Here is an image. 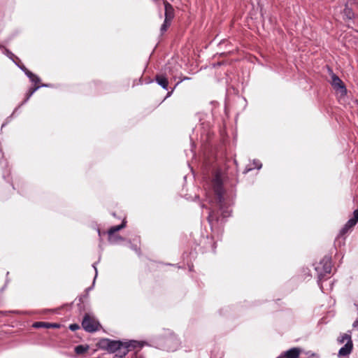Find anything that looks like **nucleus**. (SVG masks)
<instances>
[{"mask_svg": "<svg viewBox=\"0 0 358 358\" xmlns=\"http://www.w3.org/2000/svg\"><path fill=\"white\" fill-rule=\"evenodd\" d=\"M212 187L215 194V202L219 208V210L221 213V215L223 218H226L230 216L231 210L228 209L224 205V189L222 173L220 171H216L215 176L212 180Z\"/></svg>", "mask_w": 358, "mask_h": 358, "instance_id": "nucleus-1", "label": "nucleus"}, {"mask_svg": "<svg viewBox=\"0 0 358 358\" xmlns=\"http://www.w3.org/2000/svg\"><path fill=\"white\" fill-rule=\"evenodd\" d=\"M331 260L330 257L325 256L320 262L319 265L315 267V270L318 274L319 280L325 278L327 274L331 271Z\"/></svg>", "mask_w": 358, "mask_h": 358, "instance_id": "nucleus-2", "label": "nucleus"}, {"mask_svg": "<svg viewBox=\"0 0 358 358\" xmlns=\"http://www.w3.org/2000/svg\"><path fill=\"white\" fill-rule=\"evenodd\" d=\"M82 327L87 332L93 333L99 330L100 324L95 318L86 313L82 321Z\"/></svg>", "mask_w": 358, "mask_h": 358, "instance_id": "nucleus-3", "label": "nucleus"}, {"mask_svg": "<svg viewBox=\"0 0 358 358\" xmlns=\"http://www.w3.org/2000/svg\"><path fill=\"white\" fill-rule=\"evenodd\" d=\"M138 348H141V345L140 343L136 341L124 342L120 349H118L117 352H115V356L123 358L129 351Z\"/></svg>", "mask_w": 358, "mask_h": 358, "instance_id": "nucleus-4", "label": "nucleus"}, {"mask_svg": "<svg viewBox=\"0 0 358 358\" xmlns=\"http://www.w3.org/2000/svg\"><path fill=\"white\" fill-rule=\"evenodd\" d=\"M123 343H124L120 341H112L110 339H105L101 342L102 348L110 353L117 352Z\"/></svg>", "mask_w": 358, "mask_h": 358, "instance_id": "nucleus-5", "label": "nucleus"}, {"mask_svg": "<svg viewBox=\"0 0 358 358\" xmlns=\"http://www.w3.org/2000/svg\"><path fill=\"white\" fill-rule=\"evenodd\" d=\"M126 227V222L124 220L122 221V224L113 226L110 228L108 231V240L111 243H116L117 241L122 240V238L120 236L115 235V233L124 229Z\"/></svg>", "mask_w": 358, "mask_h": 358, "instance_id": "nucleus-6", "label": "nucleus"}, {"mask_svg": "<svg viewBox=\"0 0 358 358\" xmlns=\"http://www.w3.org/2000/svg\"><path fill=\"white\" fill-rule=\"evenodd\" d=\"M331 84L334 89L336 90H340L341 93H346V87L343 83V82L340 79V78L336 76L335 73H331Z\"/></svg>", "mask_w": 358, "mask_h": 358, "instance_id": "nucleus-7", "label": "nucleus"}, {"mask_svg": "<svg viewBox=\"0 0 358 358\" xmlns=\"http://www.w3.org/2000/svg\"><path fill=\"white\" fill-rule=\"evenodd\" d=\"M220 215L219 211L215 210H210L208 216V222H209L210 227L213 228L216 227V224L220 221Z\"/></svg>", "mask_w": 358, "mask_h": 358, "instance_id": "nucleus-8", "label": "nucleus"}, {"mask_svg": "<svg viewBox=\"0 0 358 358\" xmlns=\"http://www.w3.org/2000/svg\"><path fill=\"white\" fill-rule=\"evenodd\" d=\"M162 1L165 8L164 18L172 21L175 15L174 8L173 6L171 3H169L166 0Z\"/></svg>", "mask_w": 358, "mask_h": 358, "instance_id": "nucleus-9", "label": "nucleus"}, {"mask_svg": "<svg viewBox=\"0 0 358 358\" xmlns=\"http://www.w3.org/2000/svg\"><path fill=\"white\" fill-rule=\"evenodd\" d=\"M301 350L298 348H293L285 352L279 357L282 358H299Z\"/></svg>", "mask_w": 358, "mask_h": 358, "instance_id": "nucleus-10", "label": "nucleus"}, {"mask_svg": "<svg viewBox=\"0 0 358 358\" xmlns=\"http://www.w3.org/2000/svg\"><path fill=\"white\" fill-rule=\"evenodd\" d=\"M353 343L352 341L347 342L338 351L339 357H345L350 355L352 350Z\"/></svg>", "mask_w": 358, "mask_h": 358, "instance_id": "nucleus-11", "label": "nucleus"}, {"mask_svg": "<svg viewBox=\"0 0 358 358\" xmlns=\"http://www.w3.org/2000/svg\"><path fill=\"white\" fill-rule=\"evenodd\" d=\"M155 81L164 90H168L169 80L165 76L162 74L157 75L155 76Z\"/></svg>", "mask_w": 358, "mask_h": 358, "instance_id": "nucleus-12", "label": "nucleus"}, {"mask_svg": "<svg viewBox=\"0 0 358 358\" xmlns=\"http://www.w3.org/2000/svg\"><path fill=\"white\" fill-rule=\"evenodd\" d=\"M356 8L354 6H350V1L346 3L345 8L343 10L344 15L348 19H352L355 16V12L354 10Z\"/></svg>", "mask_w": 358, "mask_h": 358, "instance_id": "nucleus-13", "label": "nucleus"}, {"mask_svg": "<svg viewBox=\"0 0 358 358\" xmlns=\"http://www.w3.org/2000/svg\"><path fill=\"white\" fill-rule=\"evenodd\" d=\"M59 326L60 325L57 323H50V322H37L33 324V327H36V328L43 327V328H46V329L59 328Z\"/></svg>", "mask_w": 358, "mask_h": 358, "instance_id": "nucleus-14", "label": "nucleus"}, {"mask_svg": "<svg viewBox=\"0 0 358 358\" xmlns=\"http://www.w3.org/2000/svg\"><path fill=\"white\" fill-rule=\"evenodd\" d=\"M41 87H47V85H38V86H34V87H30L26 94V97H25L24 100L22 102V103L19 106V107H20L21 106L24 104L30 99V97L33 95V94L37 90H38Z\"/></svg>", "mask_w": 358, "mask_h": 358, "instance_id": "nucleus-15", "label": "nucleus"}, {"mask_svg": "<svg viewBox=\"0 0 358 358\" xmlns=\"http://www.w3.org/2000/svg\"><path fill=\"white\" fill-rule=\"evenodd\" d=\"M41 87H47V85H38V86H34V87H30L26 94V97H25L24 100L22 102V103L19 106V107H20L21 106L24 104L30 99V97L33 95V94L37 90H38Z\"/></svg>", "mask_w": 358, "mask_h": 358, "instance_id": "nucleus-16", "label": "nucleus"}, {"mask_svg": "<svg viewBox=\"0 0 358 358\" xmlns=\"http://www.w3.org/2000/svg\"><path fill=\"white\" fill-rule=\"evenodd\" d=\"M41 87H47V85H38V86H34V87H30L26 94V97H25L24 100L22 102V103L19 106V107H20L21 106L24 104L30 99V97L33 95V94L37 90H38Z\"/></svg>", "mask_w": 358, "mask_h": 358, "instance_id": "nucleus-17", "label": "nucleus"}, {"mask_svg": "<svg viewBox=\"0 0 358 358\" xmlns=\"http://www.w3.org/2000/svg\"><path fill=\"white\" fill-rule=\"evenodd\" d=\"M41 87H47V85H38V86H34V87H30L26 94V97H25L24 100L22 102V103L19 106V107H20L21 106L24 104L30 99V97L33 95V94L37 90H38Z\"/></svg>", "mask_w": 358, "mask_h": 358, "instance_id": "nucleus-18", "label": "nucleus"}, {"mask_svg": "<svg viewBox=\"0 0 358 358\" xmlns=\"http://www.w3.org/2000/svg\"><path fill=\"white\" fill-rule=\"evenodd\" d=\"M89 350L88 345H79L75 347L74 351L77 355H83Z\"/></svg>", "mask_w": 358, "mask_h": 358, "instance_id": "nucleus-19", "label": "nucleus"}, {"mask_svg": "<svg viewBox=\"0 0 358 358\" xmlns=\"http://www.w3.org/2000/svg\"><path fill=\"white\" fill-rule=\"evenodd\" d=\"M349 224V221H348L346 224L344 225V227L341 229L339 236H343L349 231V230H350L355 226L354 224Z\"/></svg>", "mask_w": 358, "mask_h": 358, "instance_id": "nucleus-20", "label": "nucleus"}, {"mask_svg": "<svg viewBox=\"0 0 358 358\" xmlns=\"http://www.w3.org/2000/svg\"><path fill=\"white\" fill-rule=\"evenodd\" d=\"M171 20H166L164 18V21L160 28L161 34H164V33L166 31L168 28L171 26Z\"/></svg>", "mask_w": 358, "mask_h": 358, "instance_id": "nucleus-21", "label": "nucleus"}, {"mask_svg": "<svg viewBox=\"0 0 358 358\" xmlns=\"http://www.w3.org/2000/svg\"><path fill=\"white\" fill-rule=\"evenodd\" d=\"M349 225L354 224L355 225L358 222V209L354 210L353 212V217L350 219Z\"/></svg>", "mask_w": 358, "mask_h": 358, "instance_id": "nucleus-22", "label": "nucleus"}, {"mask_svg": "<svg viewBox=\"0 0 358 358\" xmlns=\"http://www.w3.org/2000/svg\"><path fill=\"white\" fill-rule=\"evenodd\" d=\"M350 342V341H352L351 336L348 334H343L340 338H338V341L340 343H343L345 341Z\"/></svg>", "mask_w": 358, "mask_h": 358, "instance_id": "nucleus-23", "label": "nucleus"}, {"mask_svg": "<svg viewBox=\"0 0 358 358\" xmlns=\"http://www.w3.org/2000/svg\"><path fill=\"white\" fill-rule=\"evenodd\" d=\"M80 329V326L79 324H76V323H73V324H71L69 325V329H71V331H76L78 329Z\"/></svg>", "mask_w": 358, "mask_h": 358, "instance_id": "nucleus-24", "label": "nucleus"}, {"mask_svg": "<svg viewBox=\"0 0 358 358\" xmlns=\"http://www.w3.org/2000/svg\"><path fill=\"white\" fill-rule=\"evenodd\" d=\"M6 55H7V56H8L10 59H12V60H13V61H14V58H16V59H18V58H17V57H15V55L13 52H11L10 51H9L8 50H6Z\"/></svg>", "mask_w": 358, "mask_h": 358, "instance_id": "nucleus-25", "label": "nucleus"}, {"mask_svg": "<svg viewBox=\"0 0 358 358\" xmlns=\"http://www.w3.org/2000/svg\"><path fill=\"white\" fill-rule=\"evenodd\" d=\"M29 80H31V82H32L35 84H37V83H40V81H41V79L39 78V77L35 74H34V77H33L32 78H31Z\"/></svg>", "mask_w": 358, "mask_h": 358, "instance_id": "nucleus-26", "label": "nucleus"}, {"mask_svg": "<svg viewBox=\"0 0 358 358\" xmlns=\"http://www.w3.org/2000/svg\"><path fill=\"white\" fill-rule=\"evenodd\" d=\"M24 73L27 75V76L31 79L33 77H34V73H33L32 72H31L28 69H25L24 70Z\"/></svg>", "mask_w": 358, "mask_h": 358, "instance_id": "nucleus-27", "label": "nucleus"}, {"mask_svg": "<svg viewBox=\"0 0 358 358\" xmlns=\"http://www.w3.org/2000/svg\"><path fill=\"white\" fill-rule=\"evenodd\" d=\"M24 73L27 75V76L31 79L33 77H34V73H33L32 72H31L28 69H25L24 70Z\"/></svg>", "mask_w": 358, "mask_h": 358, "instance_id": "nucleus-28", "label": "nucleus"}, {"mask_svg": "<svg viewBox=\"0 0 358 358\" xmlns=\"http://www.w3.org/2000/svg\"><path fill=\"white\" fill-rule=\"evenodd\" d=\"M350 6H354L356 9L358 10V0H349Z\"/></svg>", "mask_w": 358, "mask_h": 358, "instance_id": "nucleus-29", "label": "nucleus"}, {"mask_svg": "<svg viewBox=\"0 0 358 358\" xmlns=\"http://www.w3.org/2000/svg\"><path fill=\"white\" fill-rule=\"evenodd\" d=\"M16 64H17V65L19 66V68H20V69H22L24 72V70H25V69H27V68H26L23 64L20 65V64H17V63H16Z\"/></svg>", "mask_w": 358, "mask_h": 358, "instance_id": "nucleus-30", "label": "nucleus"}, {"mask_svg": "<svg viewBox=\"0 0 358 358\" xmlns=\"http://www.w3.org/2000/svg\"><path fill=\"white\" fill-rule=\"evenodd\" d=\"M352 326H353L354 328L358 327V320H355L353 322Z\"/></svg>", "mask_w": 358, "mask_h": 358, "instance_id": "nucleus-31", "label": "nucleus"}, {"mask_svg": "<svg viewBox=\"0 0 358 358\" xmlns=\"http://www.w3.org/2000/svg\"><path fill=\"white\" fill-rule=\"evenodd\" d=\"M175 87H173L171 91H170V92H169L167 93V96H166V97L170 96L171 95V94L173 93V92L174 89H175Z\"/></svg>", "mask_w": 358, "mask_h": 358, "instance_id": "nucleus-32", "label": "nucleus"}, {"mask_svg": "<svg viewBox=\"0 0 358 358\" xmlns=\"http://www.w3.org/2000/svg\"><path fill=\"white\" fill-rule=\"evenodd\" d=\"M93 267L94 268V270H95V272H96V275H97V270H96V266H95V265H94V264L93 265ZM96 275H95V277H96Z\"/></svg>", "mask_w": 358, "mask_h": 358, "instance_id": "nucleus-33", "label": "nucleus"}, {"mask_svg": "<svg viewBox=\"0 0 358 358\" xmlns=\"http://www.w3.org/2000/svg\"><path fill=\"white\" fill-rule=\"evenodd\" d=\"M189 78H188V77H185L182 80H189Z\"/></svg>", "mask_w": 358, "mask_h": 358, "instance_id": "nucleus-34", "label": "nucleus"}, {"mask_svg": "<svg viewBox=\"0 0 358 358\" xmlns=\"http://www.w3.org/2000/svg\"><path fill=\"white\" fill-rule=\"evenodd\" d=\"M257 169H261L262 164H260L259 166H257Z\"/></svg>", "mask_w": 358, "mask_h": 358, "instance_id": "nucleus-35", "label": "nucleus"}, {"mask_svg": "<svg viewBox=\"0 0 358 358\" xmlns=\"http://www.w3.org/2000/svg\"><path fill=\"white\" fill-rule=\"evenodd\" d=\"M277 358H282V357H277Z\"/></svg>", "mask_w": 358, "mask_h": 358, "instance_id": "nucleus-36", "label": "nucleus"}]
</instances>
